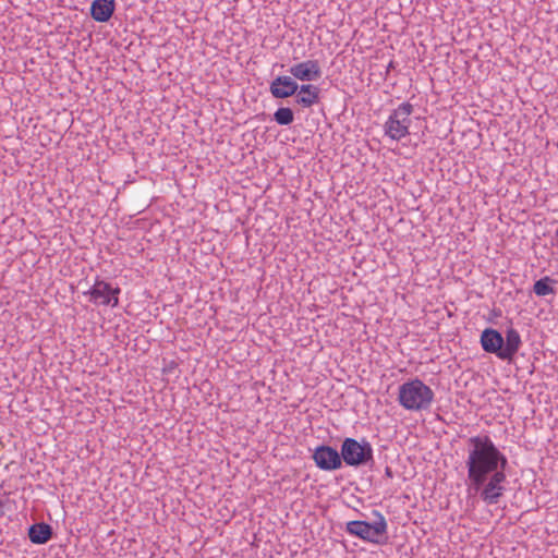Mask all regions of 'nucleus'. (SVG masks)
<instances>
[{"mask_svg":"<svg viewBox=\"0 0 558 558\" xmlns=\"http://www.w3.org/2000/svg\"><path fill=\"white\" fill-rule=\"evenodd\" d=\"M120 288H112L110 283L96 280L95 284L89 289L87 294L90 295V300L101 305H110L112 307L119 304Z\"/></svg>","mask_w":558,"mask_h":558,"instance_id":"obj_6","label":"nucleus"},{"mask_svg":"<svg viewBox=\"0 0 558 558\" xmlns=\"http://www.w3.org/2000/svg\"><path fill=\"white\" fill-rule=\"evenodd\" d=\"M53 536V529L48 523H35L28 527V538L33 544L43 545Z\"/></svg>","mask_w":558,"mask_h":558,"instance_id":"obj_14","label":"nucleus"},{"mask_svg":"<svg viewBox=\"0 0 558 558\" xmlns=\"http://www.w3.org/2000/svg\"><path fill=\"white\" fill-rule=\"evenodd\" d=\"M414 107L410 102H402L392 110L384 124L385 135L393 141H400L410 134L411 119Z\"/></svg>","mask_w":558,"mask_h":558,"instance_id":"obj_5","label":"nucleus"},{"mask_svg":"<svg viewBox=\"0 0 558 558\" xmlns=\"http://www.w3.org/2000/svg\"><path fill=\"white\" fill-rule=\"evenodd\" d=\"M385 475L387 477H392L393 476L392 470L389 466L386 468Z\"/></svg>","mask_w":558,"mask_h":558,"instance_id":"obj_17","label":"nucleus"},{"mask_svg":"<svg viewBox=\"0 0 558 558\" xmlns=\"http://www.w3.org/2000/svg\"><path fill=\"white\" fill-rule=\"evenodd\" d=\"M504 339L502 361L511 362L522 345L521 336L517 329L509 328Z\"/></svg>","mask_w":558,"mask_h":558,"instance_id":"obj_12","label":"nucleus"},{"mask_svg":"<svg viewBox=\"0 0 558 558\" xmlns=\"http://www.w3.org/2000/svg\"><path fill=\"white\" fill-rule=\"evenodd\" d=\"M319 88L312 84L299 85L295 102L302 108H310L319 100Z\"/></svg>","mask_w":558,"mask_h":558,"instance_id":"obj_13","label":"nucleus"},{"mask_svg":"<svg viewBox=\"0 0 558 558\" xmlns=\"http://www.w3.org/2000/svg\"><path fill=\"white\" fill-rule=\"evenodd\" d=\"M299 84L293 76L279 75L269 84V92L276 99H284L296 94Z\"/></svg>","mask_w":558,"mask_h":558,"instance_id":"obj_8","label":"nucleus"},{"mask_svg":"<svg viewBox=\"0 0 558 558\" xmlns=\"http://www.w3.org/2000/svg\"><path fill=\"white\" fill-rule=\"evenodd\" d=\"M434 398L435 393L432 388L418 378L411 379L399 386L398 401L405 410H428Z\"/></svg>","mask_w":558,"mask_h":558,"instance_id":"obj_2","label":"nucleus"},{"mask_svg":"<svg viewBox=\"0 0 558 558\" xmlns=\"http://www.w3.org/2000/svg\"><path fill=\"white\" fill-rule=\"evenodd\" d=\"M274 120L279 125H290L294 121V112L289 107H280L275 111Z\"/></svg>","mask_w":558,"mask_h":558,"instance_id":"obj_16","label":"nucleus"},{"mask_svg":"<svg viewBox=\"0 0 558 558\" xmlns=\"http://www.w3.org/2000/svg\"><path fill=\"white\" fill-rule=\"evenodd\" d=\"M469 497L480 495L487 505H496L506 492L508 458L487 435L470 437L466 441Z\"/></svg>","mask_w":558,"mask_h":558,"instance_id":"obj_1","label":"nucleus"},{"mask_svg":"<svg viewBox=\"0 0 558 558\" xmlns=\"http://www.w3.org/2000/svg\"><path fill=\"white\" fill-rule=\"evenodd\" d=\"M313 460L317 468L324 471H335L342 466L340 452L327 445L318 446L315 449Z\"/></svg>","mask_w":558,"mask_h":558,"instance_id":"obj_7","label":"nucleus"},{"mask_svg":"<svg viewBox=\"0 0 558 558\" xmlns=\"http://www.w3.org/2000/svg\"><path fill=\"white\" fill-rule=\"evenodd\" d=\"M388 69H392V62L389 63Z\"/></svg>","mask_w":558,"mask_h":558,"instance_id":"obj_18","label":"nucleus"},{"mask_svg":"<svg viewBox=\"0 0 558 558\" xmlns=\"http://www.w3.org/2000/svg\"><path fill=\"white\" fill-rule=\"evenodd\" d=\"M116 10L114 0H94L90 4V16L99 23L108 22Z\"/></svg>","mask_w":558,"mask_h":558,"instance_id":"obj_11","label":"nucleus"},{"mask_svg":"<svg viewBox=\"0 0 558 558\" xmlns=\"http://www.w3.org/2000/svg\"><path fill=\"white\" fill-rule=\"evenodd\" d=\"M480 343L484 352L495 354L502 360L505 339L501 332L494 328H485L481 333Z\"/></svg>","mask_w":558,"mask_h":558,"instance_id":"obj_10","label":"nucleus"},{"mask_svg":"<svg viewBox=\"0 0 558 558\" xmlns=\"http://www.w3.org/2000/svg\"><path fill=\"white\" fill-rule=\"evenodd\" d=\"M341 462L349 466L360 468L374 464V451L372 445L362 439L361 441L347 437L341 444Z\"/></svg>","mask_w":558,"mask_h":558,"instance_id":"obj_4","label":"nucleus"},{"mask_svg":"<svg viewBox=\"0 0 558 558\" xmlns=\"http://www.w3.org/2000/svg\"><path fill=\"white\" fill-rule=\"evenodd\" d=\"M373 514L376 518L373 523L362 520L350 521L345 524V532L364 542L384 544L387 538V521L377 510H374Z\"/></svg>","mask_w":558,"mask_h":558,"instance_id":"obj_3","label":"nucleus"},{"mask_svg":"<svg viewBox=\"0 0 558 558\" xmlns=\"http://www.w3.org/2000/svg\"><path fill=\"white\" fill-rule=\"evenodd\" d=\"M289 73L295 78L302 82H312L320 78L322 69L318 60H306L296 64H293L289 69Z\"/></svg>","mask_w":558,"mask_h":558,"instance_id":"obj_9","label":"nucleus"},{"mask_svg":"<svg viewBox=\"0 0 558 558\" xmlns=\"http://www.w3.org/2000/svg\"><path fill=\"white\" fill-rule=\"evenodd\" d=\"M554 282H555V280L548 276L541 278L539 280L535 281V283L533 286V292L538 296L554 294L555 289L551 286V283H554Z\"/></svg>","mask_w":558,"mask_h":558,"instance_id":"obj_15","label":"nucleus"}]
</instances>
